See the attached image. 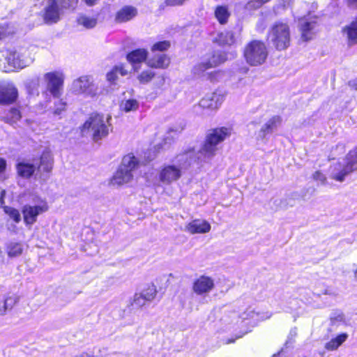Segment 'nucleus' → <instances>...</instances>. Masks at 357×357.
Instances as JSON below:
<instances>
[{
  "instance_id": "1",
  "label": "nucleus",
  "mask_w": 357,
  "mask_h": 357,
  "mask_svg": "<svg viewBox=\"0 0 357 357\" xmlns=\"http://www.w3.org/2000/svg\"><path fill=\"white\" fill-rule=\"evenodd\" d=\"M2 69L6 73L22 70L29 66L34 60L32 50L26 48L8 50L3 54Z\"/></svg>"
},
{
  "instance_id": "2",
  "label": "nucleus",
  "mask_w": 357,
  "mask_h": 357,
  "mask_svg": "<svg viewBox=\"0 0 357 357\" xmlns=\"http://www.w3.org/2000/svg\"><path fill=\"white\" fill-rule=\"evenodd\" d=\"M231 134L229 128H218L211 130L206 135V140L196 153L199 160H206L211 158L218 150V144L229 137Z\"/></svg>"
},
{
  "instance_id": "3",
  "label": "nucleus",
  "mask_w": 357,
  "mask_h": 357,
  "mask_svg": "<svg viewBox=\"0 0 357 357\" xmlns=\"http://www.w3.org/2000/svg\"><path fill=\"white\" fill-rule=\"evenodd\" d=\"M111 117L105 118L102 115L91 116L82 127V133L85 136H91L96 142L108 135L111 124Z\"/></svg>"
},
{
  "instance_id": "4",
  "label": "nucleus",
  "mask_w": 357,
  "mask_h": 357,
  "mask_svg": "<svg viewBox=\"0 0 357 357\" xmlns=\"http://www.w3.org/2000/svg\"><path fill=\"white\" fill-rule=\"evenodd\" d=\"M195 150L188 151L177 157L178 165H168L161 167L159 174V181L165 185H169L178 180L182 175V169L185 167V164H190V160H192V155L195 154Z\"/></svg>"
},
{
  "instance_id": "5",
  "label": "nucleus",
  "mask_w": 357,
  "mask_h": 357,
  "mask_svg": "<svg viewBox=\"0 0 357 357\" xmlns=\"http://www.w3.org/2000/svg\"><path fill=\"white\" fill-rule=\"evenodd\" d=\"M355 171H357V148L347 154L343 162L331 166L330 176L337 181L342 182L347 176Z\"/></svg>"
},
{
  "instance_id": "6",
  "label": "nucleus",
  "mask_w": 357,
  "mask_h": 357,
  "mask_svg": "<svg viewBox=\"0 0 357 357\" xmlns=\"http://www.w3.org/2000/svg\"><path fill=\"white\" fill-rule=\"evenodd\" d=\"M137 165L138 161L134 155L131 154L125 155L121 165L114 174L111 183L113 185H121L130 182L133 178V172Z\"/></svg>"
},
{
  "instance_id": "7",
  "label": "nucleus",
  "mask_w": 357,
  "mask_h": 357,
  "mask_svg": "<svg viewBox=\"0 0 357 357\" xmlns=\"http://www.w3.org/2000/svg\"><path fill=\"white\" fill-rule=\"evenodd\" d=\"M268 38L277 50H285L289 46L291 40L289 24L283 21L275 22L269 31Z\"/></svg>"
},
{
  "instance_id": "8",
  "label": "nucleus",
  "mask_w": 357,
  "mask_h": 357,
  "mask_svg": "<svg viewBox=\"0 0 357 357\" xmlns=\"http://www.w3.org/2000/svg\"><path fill=\"white\" fill-rule=\"evenodd\" d=\"M49 210V206L45 199L38 196L32 198L31 203L25 204L22 209L24 224L26 226L33 225L38 216Z\"/></svg>"
},
{
  "instance_id": "9",
  "label": "nucleus",
  "mask_w": 357,
  "mask_h": 357,
  "mask_svg": "<svg viewBox=\"0 0 357 357\" xmlns=\"http://www.w3.org/2000/svg\"><path fill=\"white\" fill-rule=\"evenodd\" d=\"M268 55L265 44L259 40L250 42L245 47L244 56L248 63L259 66L264 63Z\"/></svg>"
},
{
  "instance_id": "10",
  "label": "nucleus",
  "mask_w": 357,
  "mask_h": 357,
  "mask_svg": "<svg viewBox=\"0 0 357 357\" xmlns=\"http://www.w3.org/2000/svg\"><path fill=\"white\" fill-rule=\"evenodd\" d=\"M240 314L241 324H242V334L238 337L247 334L260 321L267 319L271 317L269 312L261 313L256 312L254 308L249 307Z\"/></svg>"
},
{
  "instance_id": "11",
  "label": "nucleus",
  "mask_w": 357,
  "mask_h": 357,
  "mask_svg": "<svg viewBox=\"0 0 357 357\" xmlns=\"http://www.w3.org/2000/svg\"><path fill=\"white\" fill-rule=\"evenodd\" d=\"M71 91L77 95L93 97L98 93V87L89 76H82L75 79L71 85Z\"/></svg>"
},
{
  "instance_id": "12",
  "label": "nucleus",
  "mask_w": 357,
  "mask_h": 357,
  "mask_svg": "<svg viewBox=\"0 0 357 357\" xmlns=\"http://www.w3.org/2000/svg\"><path fill=\"white\" fill-rule=\"evenodd\" d=\"M63 74L59 71L50 72L44 75L47 91L54 97L59 98L62 93Z\"/></svg>"
},
{
  "instance_id": "13",
  "label": "nucleus",
  "mask_w": 357,
  "mask_h": 357,
  "mask_svg": "<svg viewBox=\"0 0 357 357\" xmlns=\"http://www.w3.org/2000/svg\"><path fill=\"white\" fill-rule=\"evenodd\" d=\"M215 287V282L211 277L203 275L194 280L192 284V291L198 295L206 296Z\"/></svg>"
},
{
  "instance_id": "14",
  "label": "nucleus",
  "mask_w": 357,
  "mask_h": 357,
  "mask_svg": "<svg viewBox=\"0 0 357 357\" xmlns=\"http://www.w3.org/2000/svg\"><path fill=\"white\" fill-rule=\"evenodd\" d=\"M17 97V90L11 82H0V104L13 103Z\"/></svg>"
},
{
  "instance_id": "15",
  "label": "nucleus",
  "mask_w": 357,
  "mask_h": 357,
  "mask_svg": "<svg viewBox=\"0 0 357 357\" xmlns=\"http://www.w3.org/2000/svg\"><path fill=\"white\" fill-rule=\"evenodd\" d=\"M224 101V96L218 93H213L204 97L199 103V107L203 109L213 111L218 109Z\"/></svg>"
},
{
  "instance_id": "16",
  "label": "nucleus",
  "mask_w": 357,
  "mask_h": 357,
  "mask_svg": "<svg viewBox=\"0 0 357 357\" xmlns=\"http://www.w3.org/2000/svg\"><path fill=\"white\" fill-rule=\"evenodd\" d=\"M59 0H48L45 8L44 20L47 23L56 22L60 17L61 8L59 6Z\"/></svg>"
},
{
  "instance_id": "17",
  "label": "nucleus",
  "mask_w": 357,
  "mask_h": 357,
  "mask_svg": "<svg viewBox=\"0 0 357 357\" xmlns=\"http://www.w3.org/2000/svg\"><path fill=\"white\" fill-rule=\"evenodd\" d=\"M299 24L301 38L305 41L312 39L317 31L316 18L301 20Z\"/></svg>"
},
{
  "instance_id": "18",
  "label": "nucleus",
  "mask_w": 357,
  "mask_h": 357,
  "mask_svg": "<svg viewBox=\"0 0 357 357\" xmlns=\"http://www.w3.org/2000/svg\"><path fill=\"white\" fill-rule=\"evenodd\" d=\"M211 230V225L204 220H194L185 226V231L191 234H205Z\"/></svg>"
},
{
  "instance_id": "19",
  "label": "nucleus",
  "mask_w": 357,
  "mask_h": 357,
  "mask_svg": "<svg viewBox=\"0 0 357 357\" xmlns=\"http://www.w3.org/2000/svg\"><path fill=\"white\" fill-rule=\"evenodd\" d=\"M222 322L228 329L239 328L242 333V324H241L240 314L235 311L229 312L222 318Z\"/></svg>"
},
{
  "instance_id": "20",
  "label": "nucleus",
  "mask_w": 357,
  "mask_h": 357,
  "mask_svg": "<svg viewBox=\"0 0 357 357\" xmlns=\"http://www.w3.org/2000/svg\"><path fill=\"white\" fill-rule=\"evenodd\" d=\"M148 52L145 49H137L127 55V60L130 63L135 70L139 69L137 65L146 61Z\"/></svg>"
},
{
  "instance_id": "21",
  "label": "nucleus",
  "mask_w": 357,
  "mask_h": 357,
  "mask_svg": "<svg viewBox=\"0 0 357 357\" xmlns=\"http://www.w3.org/2000/svg\"><path fill=\"white\" fill-rule=\"evenodd\" d=\"M137 9L131 6H126L121 8L115 15V21L118 23L128 22L136 16Z\"/></svg>"
},
{
  "instance_id": "22",
  "label": "nucleus",
  "mask_w": 357,
  "mask_h": 357,
  "mask_svg": "<svg viewBox=\"0 0 357 357\" xmlns=\"http://www.w3.org/2000/svg\"><path fill=\"white\" fill-rule=\"evenodd\" d=\"M342 32L349 46L357 44V19L346 26Z\"/></svg>"
},
{
  "instance_id": "23",
  "label": "nucleus",
  "mask_w": 357,
  "mask_h": 357,
  "mask_svg": "<svg viewBox=\"0 0 357 357\" xmlns=\"http://www.w3.org/2000/svg\"><path fill=\"white\" fill-rule=\"evenodd\" d=\"M170 60L165 54H158L146 61L148 66L153 68H167Z\"/></svg>"
},
{
  "instance_id": "24",
  "label": "nucleus",
  "mask_w": 357,
  "mask_h": 357,
  "mask_svg": "<svg viewBox=\"0 0 357 357\" xmlns=\"http://www.w3.org/2000/svg\"><path fill=\"white\" fill-rule=\"evenodd\" d=\"M5 194L6 191L1 190L0 196L1 206L3 208V211L5 212V213L7 214L10 219H12L15 222L18 223L21 220L20 213L19 211L16 208L8 206H4L3 197L5 196Z\"/></svg>"
},
{
  "instance_id": "25",
  "label": "nucleus",
  "mask_w": 357,
  "mask_h": 357,
  "mask_svg": "<svg viewBox=\"0 0 357 357\" xmlns=\"http://www.w3.org/2000/svg\"><path fill=\"white\" fill-rule=\"evenodd\" d=\"M53 167V156L50 151H44L40 157L38 169L44 172H50Z\"/></svg>"
},
{
  "instance_id": "26",
  "label": "nucleus",
  "mask_w": 357,
  "mask_h": 357,
  "mask_svg": "<svg viewBox=\"0 0 357 357\" xmlns=\"http://www.w3.org/2000/svg\"><path fill=\"white\" fill-rule=\"evenodd\" d=\"M36 170L35 166L28 162H20L17 165V174L24 178H29Z\"/></svg>"
},
{
  "instance_id": "27",
  "label": "nucleus",
  "mask_w": 357,
  "mask_h": 357,
  "mask_svg": "<svg viewBox=\"0 0 357 357\" xmlns=\"http://www.w3.org/2000/svg\"><path fill=\"white\" fill-rule=\"evenodd\" d=\"M348 338L347 333H342L331 339L325 344V349L328 351H334L338 349Z\"/></svg>"
},
{
  "instance_id": "28",
  "label": "nucleus",
  "mask_w": 357,
  "mask_h": 357,
  "mask_svg": "<svg viewBox=\"0 0 357 357\" xmlns=\"http://www.w3.org/2000/svg\"><path fill=\"white\" fill-rule=\"evenodd\" d=\"M214 42L218 43L220 45H230L234 43V35L230 31H224L219 33L214 38Z\"/></svg>"
},
{
  "instance_id": "29",
  "label": "nucleus",
  "mask_w": 357,
  "mask_h": 357,
  "mask_svg": "<svg viewBox=\"0 0 357 357\" xmlns=\"http://www.w3.org/2000/svg\"><path fill=\"white\" fill-rule=\"evenodd\" d=\"M215 16L218 21L222 24H226L230 16V13L226 6H218L215 10Z\"/></svg>"
},
{
  "instance_id": "30",
  "label": "nucleus",
  "mask_w": 357,
  "mask_h": 357,
  "mask_svg": "<svg viewBox=\"0 0 357 357\" xmlns=\"http://www.w3.org/2000/svg\"><path fill=\"white\" fill-rule=\"evenodd\" d=\"M77 22L79 25L82 26L85 29H92L97 24V17L81 15L78 17Z\"/></svg>"
},
{
  "instance_id": "31",
  "label": "nucleus",
  "mask_w": 357,
  "mask_h": 357,
  "mask_svg": "<svg viewBox=\"0 0 357 357\" xmlns=\"http://www.w3.org/2000/svg\"><path fill=\"white\" fill-rule=\"evenodd\" d=\"M139 103L134 98H129L122 100L120 108L125 112H130L137 111L139 109Z\"/></svg>"
},
{
  "instance_id": "32",
  "label": "nucleus",
  "mask_w": 357,
  "mask_h": 357,
  "mask_svg": "<svg viewBox=\"0 0 357 357\" xmlns=\"http://www.w3.org/2000/svg\"><path fill=\"white\" fill-rule=\"evenodd\" d=\"M15 303V298L13 296H0V315L4 314L8 310H10Z\"/></svg>"
},
{
  "instance_id": "33",
  "label": "nucleus",
  "mask_w": 357,
  "mask_h": 357,
  "mask_svg": "<svg viewBox=\"0 0 357 357\" xmlns=\"http://www.w3.org/2000/svg\"><path fill=\"white\" fill-rule=\"evenodd\" d=\"M24 245L20 243L11 242L7 245V253L10 257H16L22 255Z\"/></svg>"
},
{
  "instance_id": "34",
  "label": "nucleus",
  "mask_w": 357,
  "mask_h": 357,
  "mask_svg": "<svg viewBox=\"0 0 357 357\" xmlns=\"http://www.w3.org/2000/svg\"><path fill=\"white\" fill-rule=\"evenodd\" d=\"M127 74L128 71L124 68V67L122 65L116 66L110 72L107 73V79L108 81L112 82L116 80L118 75L125 76Z\"/></svg>"
},
{
  "instance_id": "35",
  "label": "nucleus",
  "mask_w": 357,
  "mask_h": 357,
  "mask_svg": "<svg viewBox=\"0 0 357 357\" xmlns=\"http://www.w3.org/2000/svg\"><path fill=\"white\" fill-rule=\"evenodd\" d=\"M227 58L225 54L220 52H215L208 59H207L206 61L208 63V64L211 65V68H213L225 62Z\"/></svg>"
},
{
  "instance_id": "36",
  "label": "nucleus",
  "mask_w": 357,
  "mask_h": 357,
  "mask_svg": "<svg viewBox=\"0 0 357 357\" xmlns=\"http://www.w3.org/2000/svg\"><path fill=\"white\" fill-rule=\"evenodd\" d=\"M145 299L151 302L156 296L158 293L157 288L153 284H149L140 292Z\"/></svg>"
},
{
  "instance_id": "37",
  "label": "nucleus",
  "mask_w": 357,
  "mask_h": 357,
  "mask_svg": "<svg viewBox=\"0 0 357 357\" xmlns=\"http://www.w3.org/2000/svg\"><path fill=\"white\" fill-rule=\"evenodd\" d=\"M281 123V119L278 116H274L269 119L264 125L266 126L271 132L275 130Z\"/></svg>"
},
{
  "instance_id": "38",
  "label": "nucleus",
  "mask_w": 357,
  "mask_h": 357,
  "mask_svg": "<svg viewBox=\"0 0 357 357\" xmlns=\"http://www.w3.org/2000/svg\"><path fill=\"white\" fill-rule=\"evenodd\" d=\"M155 76L153 71L151 70H146L142 71L137 77L139 82L141 84L149 83Z\"/></svg>"
},
{
  "instance_id": "39",
  "label": "nucleus",
  "mask_w": 357,
  "mask_h": 357,
  "mask_svg": "<svg viewBox=\"0 0 357 357\" xmlns=\"http://www.w3.org/2000/svg\"><path fill=\"white\" fill-rule=\"evenodd\" d=\"M211 68V64H208L206 60L197 63L192 68V73L195 75H201L204 71Z\"/></svg>"
},
{
  "instance_id": "40",
  "label": "nucleus",
  "mask_w": 357,
  "mask_h": 357,
  "mask_svg": "<svg viewBox=\"0 0 357 357\" xmlns=\"http://www.w3.org/2000/svg\"><path fill=\"white\" fill-rule=\"evenodd\" d=\"M21 118V114L17 109H11L6 116V121L9 123H15Z\"/></svg>"
},
{
  "instance_id": "41",
  "label": "nucleus",
  "mask_w": 357,
  "mask_h": 357,
  "mask_svg": "<svg viewBox=\"0 0 357 357\" xmlns=\"http://www.w3.org/2000/svg\"><path fill=\"white\" fill-rule=\"evenodd\" d=\"M331 323L335 325H340L346 323L344 314L340 311L334 312L332 314L331 317Z\"/></svg>"
},
{
  "instance_id": "42",
  "label": "nucleus",
  "mask_w": 357,
  "mask_h": 357,
  "mask_svg": "<svg viewBox=\"0 0 357 357\" xmlns=\"http://www.w3.org/2000/svg\"><path fill=\"white\" fill-rule=\"evenodd\" d=\"M149 302V301H148V300L144 298L143 295L141 293H137L135 294L134 296L132 305L135 307H142Z\"/></svg>"
},
{
  "instance_id": "43",
  "label": "nucleus",
  "mask_w": 357,
  "mask_h": 357,
  "mask_svg": "<svg viewBox=\"0 0 357 357\" xmlns=\"http://www.w3.org/2000/svg\"><path fill=\"white\" fill-rule=\"evenodd\" d=\"M67 104L63 100H59L54 102L53 114L54 115H60L66 109Z\"/></svg>"
},
{
  "instance_id": "44",
  "label": "nucleus",
  "mask_w": 357,
  "mask_h": 357,
  "mask_svg": "<svg viewBox=\"0 0 357 357\" xmlns=\"http://www.w3.org/2000/svg\"><path fill=\"white\" fill-rule=\"evenodd\" d=\"M271 133L272 132L266 128V126L263 125L257 133L256 139L257 141L264 142L266 139L267 135Z\"/></svg>"
},
{
  "instance_id": "45",
  "label": "nucleus",
  "mask_w": 357,
  "mask_h": 357,
  "mask_svg": "<svg viewBox=\"0 0 357 357\" xmlns=\"http://www.w3.org/2000/svg\"><path fill=\"white\" fill-rule=\"evenodd\" d=\"M15 31V29L8 24L0 26V40L6 36L14 33Z\"/></svg>"
},
{
  "instance_id": "46",
  "label": "nucleus",
  "mask_w": 357,
  "mask_h": 357,
  "mask_svg": "<svg viewBox=\"0 0 357 357\" xmlns=\"http://www.w3.org/2000/svg\"><path fill=\"white\" fill-rule=\"evenodd\" d=\"M170 46L168 41H162L155 43L152 47V51H165Z\"/></svg>"
},
{
  "instance_id": "47",
  "label": "nucleus",
  "mask_w": 357,
  "mask_h": 357,
  "mask_svg": "<svg viewBox=\"0 0 357 357\" xmlns=\"http://www.w3.org/2000/svg\"><path fill=\"white\" fill-rule=\"evenodd\" d=\"M313 178L315 181L320 182L322 185L326 184L327 181L326 176L319 171H317L313 174Z\"/></svg>"
},
{
  "instance_id": "48",
  "label": "nucleus",
  "mask_w": 357,
  "mask_h": 357,
  "mask_svg": "<svg viewBox=\"0 0 357 357\" xmlns=\"http://www.w3.org/2000/svg\"><path fill=\"white\" fill-rule=\"evenodd\" d=\"M209 77L211 81H220L224 79L225 75L222 71H215L211 73Z\"/></svg>"
},
{
  "instance_id": "49",
  "label": "nucleus",
  "mask_w": 357,
  "mask_h": 357,
  "mask_svg": "<svg viewBox=\"0 0 357 357\" xmlns=\"http://www.w3.org/2000/svg\"><path fill=\"white\" fill-rule=\"evenodd\" d=\"M270 0H253L248 3L249 8H257L261 6L264 3L269 1Z\"/></svg>"
},
{
  "instance_id": "50",
  "label": "nucleus",
  "mask_w": 357,
  "mask_h": 357,
  "mask_svg": "<svg viewBox=\"0 0 357 357\" xmlns=\"http://www.w3.org/2000/svg\"><path fill=\"white\" fill-rule=\"evenodd\" d=\"M165 83V77L164 75H160L156 77L154 85L155 88L160 89L162 88Z\"/></svg>"
},
{
  "instance_id": "51",
  "label": "nucleus",
  "mask_w": 357,
  "mask_h": 357,
  "mask_svg": "<svg viewBox=\"0 0 357 357\" xmlns=\"http://www.w3.org/2000/svg\"><path fill=\"white\" fill-rule=\"evenodd\" d=\"M186 0H165L167 6H176L183 4Z\"/></svg>"
},
{
  "instance_id": "52",
  "label": "nucleus",
  "mask_w": 357,
  "mask_h": 357,
  "mask_svg": "<svg viewBox=\"0 0 357 357\" xmlns=\"http://www.w3.org/2000/svg\"><path fill=\"white\" fill-rule=\"evenodd\" d=\"M77 1L78 0H66L63 6L65 8H74Z\"/></svg>"
},
{
  "instance_id": "53",
  "label": "nucleus",
  "mask_w": 357,
  "mask_h": 357,
  "mask_svg": "<svg viewBox=\"0 0 357 357\" xmlns=\"http://www.w3.org/2000/svg\"><path fill=\"white\" fill-rule=\"evenodd\" d=\"M6 166V160H3V158H0V173L3 172L5 170Z\"/></svg>"
},
{
  "instance_id": "54",
  "label": "nucleus",
  "mask_w": 357,
  "mask_h": 357,
  "mask_svg": "<svg viewBox=\"0 0 357 357\" xmlns=\"http://www.w3.org/2000/svg\"><path fill=\"white\" fill-rule=\"evenodd\" d=\"M88 6L94 5L98 0H84Z\"/></svg>"
},
{
  "instance_id": "55",
  "label": "nucleus",
  "mask_w": 357,
  "mask_h": 357,
  "mask_svg": "<svg viewBox=\"0 0 357 357\" xmlns=\"http://www.w3.org/2000/svg\"><path fill=\"white\" fill-rule=\"evenodd\" d=\"M75 357H94V356L89 354H87V353H82V354H79L75 356Z\"/></svg>"
},
{
  "instance_id": "56",
  "label": "nucleus",
  "mask_w": 357,
  "mask_h": 357,
  "mask_svg": "<svg viewBox=\"0 0 357 357\" xmlns=\"http://www.w3.org/2000/svg\"><path fill=\"white\" fill-rule=\"evenodd\" d=\"M348 3L353 6H357V0H347Z\"/></svg>"
},
{
  "instance_id": "57",
  "label": "nucleus",
  "mask_w": 357,
  "mask_h": 357,
  "mask_svg": "<svg viewBox=\"0 0 357 357\" xmlns=\"http://www.w3.org/2000/svg\"><path fill=\"white\" fill-rule=\"evenodd\" d=\"M294 0H284V6H290L292 2H293Z\"/></svg>"
},
{
  "instance_id": "58",
  "label": "nucleus",
  "mask_w": 357,
  "mask_h": 357,
  "mask_svg": "<svg viewBox=\"0 0 357 357\" xmlns=\"http://www.w3.org/2000/svg\"><path fill=\"white\" fill-rule=\"evenodd\" d=\"M349 84L356 89H357V81H352L349 82Z\"/></svg>"
},
{
  "instance_id": "59",
  "label": "nucleus",
  "mask_w": 357,
  "mask_h": 357,
  "mask_svg": "<svg viewBox=\"0 0 357 357\" xmlns=\"http://www.w3.org/2000/svg\"><path fill=\"white\" fill-rule=\"evenodd\" d=\"M32 82H34L36 85H38V83H39V78L37 77L34 79L32 80Z\"/></svg>"
},
{
  "instance_id": "60",
  "label": "nucleus",
  "mask_w": 357,
  "mask_h": 357,
  "mask_svg": "<svg viewBox=\"0 0 357 357\" xmlns=\"http://www.w3.org/2000/svg\"><path fill=\"white\" fill-rule=\"evenodd\" d=\"M355 278H356V279L357 280V268H356V272H355Z\"/></svg>"
},
{
  "instance_id": "61",
  "label": "nucleus",
  "mask_w": 357,
  "mask_h": 357,
  "mask_svg": "<svg viewBox=\"0 0 357 357\" xmlns=\"http://www.w3.org/2000/svg\"><path fill=\"white\" fill-rule=\"evenodd\" d=\"M273 357H278V354H275L273 356Z\"/></svg>"
}]
</instances>
